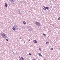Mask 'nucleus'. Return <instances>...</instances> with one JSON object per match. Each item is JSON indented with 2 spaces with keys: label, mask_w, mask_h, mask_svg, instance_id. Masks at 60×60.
<instances>
[{
  "label": "nucleus",
  "mask_w": 60,
  "mask_h": 60,
  "mask_svg": "<svg viewBox=\"0 0 60 60\" xmlns=\"http://www.w3.org/2000/svg\"><path fill=\"white\" fill-rule=\"evenodd\" d=\"M1 36H2L3 37V38H5V37H6L5 36L6 35L4 33H2L1 34Z\"/></svg>",
  "instance_id": "obj_1"
},
{
  "label": "nucleus",
  "mask_w": 60,
  "mask_h": 60,
  "mask_svg": "<svg viewBox=\"0 0 60 60\" xmlns=\"http://www.w3.org/2000/svg\"><path fill=\"white\" fill-rule=\"evenodd\" d=\"M35 24L38 26H41V24H40V22H35Z\"/></svg>",
  "instance_id": "obj_2"
},
{
  "label": "nucleus",
  "mask_w": 60,
  "mask_h": 60,
  "mask_svg": "<svg viewBox=\"0 0 60 60\" xmlns=\"http://www.w3.org/2000/svg\"><path fill=\"white\" fill-rule=\"evenodd\" d=\"M19 60H24V59L23 57L22 56H19Z\"/></svg>",
  "instance_id": "obj_3"
},
{
  "label": "nucleus",
  "mask_w": 60,
  "mask_h": 60,
  "mask_svg": "<svg viewBox=\"0 0 60 60\" xmlns=\"http://www.w3.org/2000/svg\"><path fill=\"white\" fill-rule=\"evenodd\" d=\"M33 41L34 43H36L37 42V41L35 40H34Z\"/></svg>",
  "instance_id": "obj_4"
},
{
  "label": "nucleus",
  "mask_w": 60,
  "mask_h": 60,
  "mask_svg": "<svg viewBox=\"0 0 60 60\" xmlns=\"http://www.w3.org/2000/svg\"><path fill=\"white\" fill-rule=\"evenodd\" d=\"M5 5L6 7H7V4L6 3H5Z\"/></svg>",
  "instance_id": "obj_5"
},
{
  "label": "nucleus",
  "mask_w": 60,
  "mask_h": 60,
  "mask_svg": "<svg viewBox=\"0 0 60 60\" xmlns=\"http://www.w3.org/2000/svg\"><path fill=\"white\" fill-rule=\"evenodd\" d=\"M10 1L13 3H14L15 2V1L14 0H10Z\"/></svg>",
  "instance_id": "obj_6"
},
{
  "label": "nucleus",
  "mask_w": 60,
  "mask_h": 60,
  "mask_svg": "<svg viewBox=\"0 0 60 60\" xmlns=\"http://www.w3.org/2000/svg\"><path fill=\"white\" fill-rule=\"evenodd\" d=\"M38 54L40 56H42L41 54L40 53H38Z\"/></svg>",
  "instance_id": "obj_7"
},
{
  "label": "nucleus",
  "mask_w": 60,
  "mask_h": 60,
  "mask_svg": "<svg viewBox=\"0 0 60 60\" xmlns=\"http://www.w3.org/2000/svg\"><path fill=\"white\" fill-rule=\"evenodd\" d=\"M12 29L14 31H15L16 30V29L14 27L12 28Z\"/></svg>",
  "instance_id": "obj_8"
},
{
  "label": "nucleus",
  "mask_w": 60,
  "mask_h": 60,
  "mask_svg": "<svg viewBox=\"0 0 60 60\" xmlns=\"http://www.w3.org/2000/svg\"><path fill=\"white\" fill-rule=\"evenodd\" d=\"M15 28L16 29H18V27L17 26H15Z\"/></svg>",
  "instance_id": "obj_9"
},
{
  "label": "nucleus",
  "mask_w": 60,
  "mask_h": 60,
  "mask_svg": "<svg viewBox=\"0 0 60 60\" xmlns=\"http://www.w3.org/2000/svg\"><path fill=\"white\" fill-rule=\"evenodd\" d=\"M23 23L24 25H26V22L24 21L23 22Z\"/></svg>",
  "instance_id": "obj_10"
},
{
  "label": "nucleus",
  "mask_w": 60,
  "mask_h": 60,
  "mask_svg": "<svg viewBox=\"0 0 60 60\" xmlns=\"http://www.w3.org/2000/svg\"><path fill=\"white\" fill-rule=\"evenodd\" d=\"M46 9H47V10H49V8H46Z\"/></svg>",
  "instance_id": "obj_11"
},
{
  "label": "nucleus",
  "mask_w": 60,
  "mask_h": 60,
  "mask_svg": "<svg viewBox=\"0 0 60 60\" xmlns=\"http://www.w3.org/2000/svg\"><path fill=\"white\" fill-rule=\"evenodd\" d=\"M58 20H60V17H59L58 18Z\"/></svg>",
  "instance_id": "obj_12"
},
{
  "label": "nucleus",
  "mask_w": 60,
  "mask_h": 60,
  "mask_svg": "<svg viewBox=\"0 0 60 60\" xmlns=\"http://www.w3.org/2000/svg\"><path fill=\"white\" fill-rule=\"evenodd\" d=\"M43 8V9H44V10H46V8Z\"/></svg>",
  "instance_id": "obj_13"
},
{
  "label": "nucleus",
  "mask_w": 60,
  "mask_h": 60,
  "mask_svg": "<svg viewBox=\"0 0 60 60\" xmlns=\"http://www.w3.org/2000/svg\"><path fill=\"white\" fill-rule=\"evenodd\" d=\"M46 44H47V43H49V42L48 41L46 42Z\"/></svg>",
  "instance_id": "obj_14"
},
{
  "label": "nucleus",
  "mask_w": 60,
  "mask_h": 60,
  "mask_svg": "<svg viewBox=\"0 0 60 60\" xmlns=\"http://www.w3.org/2000/svg\"><path fill=\"white\" fill-rule=\"evenodd\" d=\"M43 35H44V36H45V35H45V34H44V33H43Z\"/></svg>",
  "instance_id": "obj_15"
},
{
  "label": "nucleus",
  "mask_w": 60,
  "mask_h": 60,
  "mask_svg": "<svg viewBox=\"0 0 60 60\" xmlns=\"http://www.w3.org/2000/svg\"><path fill=\"white\" fill-rule=\"evenodd\" d=\"M39 50H40L41 51V49L40 48H39Z\"/></svg>",
  "instance_id": "obj_16"
},
{
  "label": "nucleus",
  "mask_w": 60,
  "mask_h": 60,
  "mask_svg": "<svg viewBox=\"0 0 60 60\" xmlns=\"http://www.w3.org/2000/svg\"><path fill=\"white\" fill-rule=\"evenodd\" d=\"M6 41H8V39H6Z\"/></svg>",
  "instance_id": "obj_17"
},
{
  "label": "nucleus",
  "mask_w": 60,
  "mask_h": 60,
  "mask_svg": "<svg viewBox=\"0 0 60 60\" xmlns=\"http://www.w3.org/2000/svg\"><path fill=\"white\" fill-rule=\"evenodd\" d=\"M29 55H31V54L30 53H29Z\"/></svg>",
  "instance_id": "obj_18"
},
{
  "label": "nucleus",
  "mask_w": 60,
  "mask_h": 60,
  "mask_svg": "<svg viewBox=\"0 0 60 60\" xmlns=\"http://www.w3.org/2000/svg\"><path fill=\"white\" fill-rule=\"evenodd\" d=\"M51 50H53V48H52L51 49Z\"/></svg>",
  "instance_id": "obj_19"
},
{
  "label": "nucleus",
  "mask_w": 60,
  "mask_h": 60,
  "mask_svg": "<svg viewBox=\"0 0 60 60\" xmlns=\"http://www.w3.org/2000/svg\"><path fill=\"white\" fill-rule=\"evenodd\" d=\"M45 8H48V7H45Z\"/></svg>",
  "instance_id": "obj_20"
},
{
  "label": "nucleus",
  "mask_w": 60,
  "mask_h": 60,
  "mask_svg": "<svg viewBox=\"0 0 60 60\" xmlns=\"http://www.w3.org/2000/svg\"><path fill=\"white\" fill-rule=\"evenodd\" d=\"M45 7H43V8H45Z\"/></svg>",
  "instance_id": "obj_21"
}]
</instances>
